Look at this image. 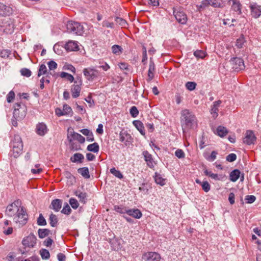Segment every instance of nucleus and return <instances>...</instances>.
Listing matches in <instances>:
<instances>
[{
	"instance_id": "nucleus-35",
	"label": "nucleus",
	"mask_w": 261,
	"mask_h": 261,
	"mask_svg": "<svg viewBox=\"0 0 261 261\" xmlns=\"http://www.w3.org/2000/svg\"><path fill=\"white\" fill-rule=\"evenodd\" d=\"M210 5L215 8L222 7L223 2L222 0H210Z\"/></svg>"
},
{
	"instance_id": "nucleus-1",
	"label": "nucleus",
	"mask_w": 261,
	"mask_h": 261,
	"mask_svg": "<svg viewBox=\"0 0 261 261\" xmlns=\"http://www.w3.org/2000/svg\"><path fill=\"white\" fill-rule=\"evenodd\" d=\"M19 201H16L9 204L6 209V215L10 217H14V221L20 224H24L27 220L26 211L23 207L18 206Z\"/></svg>"
},
{
	"instance_id": "nucleus-5",
	"label": "nucleus",
	"mask_w": 261,
	"mask_h": 261,
	"mask_svg": "<svg viewBox=\"0 0 261 261\" xmlns=\"http://www.w3.org/2000/svg\"><path fill=\"white\" fill-rule=\"evenodd\" d=\"M1 30L7 34H11L14 31V24L13 20L10 18H5L3 19L1 24Z\"/></svg>"
},
{
	"instance_id": "nucleus-7",
	"label": "nucleus",
	"mask_w": 261,
	"mask_h": 261,
	"mask_svg": "<svg viewBox=\"0 0 261 261\" xmlns=\"http://www.w3.org/2000/svg\"><path fill=\"white\" fill-rule=\"evenodd\" d=\"M74 85L72 86L71 92L73 98L78 97L80 95L82 80L81 78H78L74 81Z\"/></svg>"
},
{
	"instance_id": "nucleus-3",
	"label": "nucleus",
	"mask_w": 261,
	"mask_h": 261,
	"mask_svg": "<svg viewBox=\"0 0 261 261\" xmlns=\"http://www.w3.org/2000/svg\"><path fill=\"white\" fill-rule=\"evenodd\" d=\"M67 32L77 35H82L84 33V27L78 22L68 21L66 24Z\"/></svg>"
},
{
	"instance_id": "nucleus-47",
	"label": "nucleus",
	"mask_w": 261,
	"mask_h": 261,
	"mask_svg": "<svg viewBox=\"0 0 261 261\" xmlns=\"http://www.w3.org/2000/svg\"><path fill=\"white\" fill-rule=\"evenodd\" d=\"M37 224L40 226H44L46 224V221L41 214L39 215L37 219Z\"/></svg>"
},
{
	"instance_id": "nucleus-38",
	"label": "nucleus",
	"mask_w": 261,
	"mask_h": 261,
	"mask_svg": "<svg viewBox=\"0 0 261 261\" xmlns=\"http://www.w3.org/2000/svg\"><path fill=\"white\" fill-rule=\"evenodd\" d=\"M112 51L114 54L119 55L122 53L123 49L118 45H114L112 47Z\"/></svg>"
},
{
	"instance_id": "nucleus-14",
	"label": "nucleus",
	"mask_w": 261,
	"mask_h": 261,
	"mask_svg": "<svg viewBox=\"0 0 261 261\" xmlns=\"http://www.w3.org/2000/svg\"><path fill=\"white\" fill-rule=\"evenodd\" d=\"M132 137L126 132L122 130L119 134V140L126 146L130 144L132 141Z\"/></svg>"
},
{
	"instance_id": "nucleus-21",
	"label": "nucleus",
	"mask_w": 261,
	"mask_h": 261,
	"mask_svg": "<svg viewBox=\"0 0 261 261\" xmlns=\"http://www.w3.org/2000/svg\"><path fill=\"white\" fill-rule=\"evenodd\" d=\"M62 205V201L61 200L56 199L52 201L50 208L53 209L56 212H58L61 209Z\"/></svg>"
},
{
	"instance_id": "nucleus-31",
	"label": "nucleus",
	"mask_w": 261,
	"mask_h": 261,
	"mask_svg": "<svg viewBox=\"0 0 261 261\" xmlns=\"http://www.w3.org/2000/svg\"><path fill=\"white\" fill-rule=\"evenodd\" d=\"M77 171L78 173L81 174L84 178H89L90 177L89 169L87 167L79 168Z\"/></svg>"
},
{
	"instance_id": "nucleus-29",
	"label": "nucleus",
	"mask_w": 261,
	"mask_h": 261,
	"mask_svg": "<svg viewBox=\"0 0 261 261\" xmlns=\"http://www.w3.org/2000/svg\"><path fill=\"white\" fill-rule=\"evenodd\" d=\"M232 5L231 6V9L236 11L238 12L239 14H241V5L239 1L237 0H232Z\"/></svg>"
},
{
	"instance_id": "nucleus-48",
	"label": "nucleus",
	"mask_w": 261,
	"mask_h": 261,
	"mask_svg": "<svg viewBox=\"0 0 261 261\" xmlns=\"http://www.w3.org/2000/svg\"><path fill=\"white\" fill-rule=\"evenodd\" d=\"M71 211V210L68 204L67 203H65L62 210L61 211V212L63 214L69 215Z\"/></svg>"
},
{
	"instance_id": "nucleus-13",
	"label": "nucleus",
	"mask_w": 261,
	"mask_h": 261,
	"mask_svg": "<svg viewBox=\"0 0 261 261\" xmlns=\"http://www.w3.org/2000/svg\"><path fill=\"white\" fill-rule=\"evenodd\" d=\"M255 141L256 137L253 132L252 130H247L243 139V142L250 145L254 144Z\"/></svg>"
},
{
	"instance_id": "nucleus-23",
	"label": "nucleus",
	"mask_w": 261,
	"mask_h": 261,
	"mask_svg": "<svg viewBox=\"0 0 261 261\" xmlns=\"http://www.w3.org/2000/svg\"><path fill=\"white\" fill-rule=\"evenodd\" d=\"M126 214L137 219H139L142 217V213L138 209L128 210Z\"/></svg>"
},
{
	"instance_id": "nucleus-4",
	"label": "nucleus",
	"mask_w": 261,
	"mask_h": 261,
	"mask_svg": "<svg viewBox=\"0 0 261 261\" xmlns=\"http://www.w3.org/2000/svg\"><path fill=\"white\" fill-rule=\"evenodd\" d=\"M13 117L16 120H20L23 119L27 113V109L24 105L19 103H16L14 105Z\"/></svg>"
},
{
	"instance_id": "nucleus-17",
	"label": "nucleus",
	"mask_w": 261,
	"mask_h": 261,
	"mask_svg": "<svg viewBox=\"0 0 261 261\" xmlns=\"http://www.w3.org/2000/svg\"><path fill=\"white\" fill-rule=\"evenodd\" d=\"M65 48L67 50L69 51H76L79 49V46L76 42L71 40L67 42L65 44Z\"/></svg>"
},
{
	"instance_id": "nucleus-10",
	"label": "nucleus",
	"mask_w": 261,
	"mask_h": 261,
	"mask_svg": "<svg viewBox=\"0 0 261 261\" xmlns=\"http://www.w3.org/2000/svg\"><path fill=\"white\" fill-rule=\"evenodd\" d=\"M161 255L155 252L144 253L142 255V259L145 261H160Z\"/></svg>"
},
{
	"instance_id": "nucleus-32",
	"label": "nucleus",
	"mask_w": 261,
	"mask_h": 261,
	"mask_svg": "<svg viewBox=\"0 0 261 261\" xmlns=\"http://www.w3.org/2000/svg\"><path fill=\"white\" fill-rule=\"evenodd\" d=\"M227 133L228 131L226 128L224 126H219L217 128V134L221 137L226 136Z\"/></svg>"
},
{
	"instance_id": "nucleus-51",
	"label": "nucleus",
	"mask_w": 261,
	"mask_h": 261,
	"mask_svg": "<svg viewBox=\"0 0 261 261\" xmlns=\"http://www.w3.org/2000/svg\"><path fill=\"white\" fill-rule=\"evenodd\" d=\"M20 73L24 76L30 77L32 72L30 69L24 68L21 69Z\"/></svg>"
},
{
	"instance_id": "nucleus-30",
	"label": "nucleus",
	"mask_w": 261,
	"mask_h": 261,
	"mask_svg": "<svg viewBox=\"0 0 261 261\" xmlns=\"http://www.w3.org/2000/svg\"><path fill=\"white\" fill-rule=\"evenodd\" d=\"M84 155L80 153H74L73 156L71 157L70 160L73 163L79 162L81 163L84 159Z\"/></svg>"
},
{
	"instance_id": "nucleus-33",
	"label": "nucleus",
	"mask_w": 261,
	"mask_h": 261,
	"mask_svg": "<svg viewBox=\"0 0 261 261\" xmlns=\"http://www.w3.org/2000/svg\"><path fill=\"white\" fill-rule=\"evenodd\" d=\"M154 178L157 184L162 186L165 185V179L163 178L160 174L155 173Z\"/></svg>"
},
{
	"instance_id": "nucleus-18",
	"label": "nucleus",
	"mask_w": 261,
	"mask_h": 261,
	"mask_svg": "<svg viewBox=\"0 0 261 261\" xmlns=\"http://www.w3.org/2000/svg\"><path fill=\"white\" fill-rule=\"evenodd\" d=\"M222 103L221 100H218L214 102L212 108L211 109V114L214 118H216L218 116L219 107Z\"/></svg>"
},
{
	"instance_id": "nucleus-34",
	"label": "nucleus",
	"mask_w": 261,
	"mask_h": 261,
	"mask_svg": "<svg viewBox=\"0 0 261 261\" xmlns=\"http://www.w3.org/2000/svg\"><path fill=\"white\" fill-rule=\"evenodd\" d=\"M50 233V231L48 229H39L38 233L40 238L43 239L47 237Z\"/></svg>"
},
{
	"instance_id": "nucleus-36",
	"label": "nucleus",
	"mask_w": 261,
	"mask_h": 261,
	"mask_svg": "<svg viewBox=\"0 0 261 261\" xmlns=\"http://www.w3.org/2000/svg\"><path fill=\"white\" fill-rule=\"evenodd\" d=\"M99 145L97 143L91 144L87 146V150L93 152H97L99 151Z\"/></svg>"
},
{
	"instance_id": "nucleus-39",
	"label": "nucleus",
	"mask_w": 261,
	"mask_h": 261,
	"mask_svg": "<svg viewBox=\"0 0 261 261\" xmlns=\"http://www.w3.org/2000/svg\"><path fill=\"white\" fill-rule=\"evenodd\" d=\"M49 224L52 227H56L57 226L58 219L55 215L51 214L49 216Z\"/></svg>"
},
{
	"instance_id": "nucleus-55",
	"label": "nucleus",
	"mask_w": 261,
	"mask_h": 261,
	"mask_svg": "<svg viewBox=\"0 0 261 261\" xmlns=\"http://www.w3.org/2000/svg\"><path fill=\"white\" fill-rule=\"evenodd\" d=\"M50 70H53L57 68V64L54 61H50L47 63Z\"/></svg>"
},
{
	"instance_id": "nucleus-52",
	"label": "nucleus",
	"mask_w": 261,
	"mask_h": 261,
	"mask_svg": "<svg viewBox=\"0 0 261 261\" xmlns=\"http://www.w3.org/2000/svg\"><path fill=\"white\" fill-rule=\"evenodd\" d=\"M194 56L198 58L203 59L205 56V53L202 50H197L194 53Z\"/></svg>"
},
{
	"instance_id": "nucleus-2",
	"label": "nucleus",
	"mask_w": 261,
	"mask_h": 261,
	"mask_svg": "<svg viewBox=\"0 0 261 261\" xmlns=\"http://www.w3.org/2000/svg\"><path fill=\"white\" fill-rule=\"evenodd\" d=\"M182 129L184 133L193 128L197 125L195 116L189 110L185 109L181 112Z\"/></svg>"
},
{
	"instance_id": "nucleus-28",
	"label": "nucleus",
	"mask_w": 261,
	"mask_h": 261,
	"mask_svg": "<svg viewBox=\"0 0 261 261\" xmlns=\"http://www.w3.org/2000/svg\"><path fill=\"white\" fill-rule=\"evenodd\" d=\"M47 68L46 66L44 64H41L39 68L38 72V76H40L41 75L43 74H46V77L49 78V74H51V72L47 73Z\"/></svg>"
},
{
	"instance_id": "nucleus-53",
	"label": "nucleus",
	"mask_w": 261,
	"mask_h": 261,
	"mask_svg": "<svg viewBox=\"0 0 261 261\" xmlns=\"http://www.w3.org/2000/svg\"><path fill=\"white\" fill-rule=\"evenodd\" d=\"M130 114L133 117H136L138 116L139 111L135 106H133L130 108Z\"/></svg>"
},
{
	"instance_id": "nucleus-40",
	"label": "nucleus",
	"mask_w": 261,
	"mask_h": 261,
	"mask_svg": "<svg viewBox=\"0 0 261 261\" xmlns=\"http://www.w3.org/2000/svg\"><path fill=\"white\" fill-rule=\"evenodd\" d=\"M40 254L43 259H48L50 256L49 251L45 249H42L40 250Z\"/></svg>"
},
{
	"instance_id": "nucleus-46",
	"label": "nucleus",
	"mask_w": 261,
	"mask_h": 261,
	"mask_svg": "<svg viewBox=\"0 0 261 261\" xmlns=\"http://www.w3.org/2000/svg\"><path fill=\"white\" fill-rule=\"evenodd\" d=\"M196 86V83L194 82H188L186 84V88L190 91L194 90L195 89Z\"/></svg>"
},
{
	"instance_id": "nucleus-41",
	"label": "nucleus",
	"mask_w": 261,
	"mask_h": 261,
	"mask_svg": "<svg viewBox=\"0 0 261 261\" xmlns=\"http://www.w3.org/2000/svg\"><path fill=\"white\" fill-rule=\"evenodd\" d=\"M218 154L217 152L216 151H213L210 155H208L205 154L204 155V158L208 161H214L216 159L217 154Z\"/></svg>"
},
{
	"instance_id": "nucleus-9",
	"label": "nucleus",
	"mask_w": 261,
	"mask_h": 261,
	"mask_svg": "<svg viewBox=\"0 0 261 261\" xmlns=\"http://www.w3.org/2000/svg\"><path fill=\"white\" fill-rule=\"evenodd\" d=\"M36 236L30 234L22 240V243L25 248H33L36 244Z\"/></svg>"
},
{
	"instance_id": "nucleus-64",
	"label": "nucleus",
	"mask_w": 261,
	"mask_h": 261,
	"mask_svg": "<svg viewBox=\"0 0 261 261\" xmlns=\"http://www.w3.org/2000/svg\"><path fill=\"white\" fill-rule=\"evenodd\" d=\"M53 242V241L50 238H48L47 239H46L44 242L43 244L46 247H49L51 245L52 243Z\"/></svg>"
},
{
	"instance_id": "nucleus-56",
	"label": "nucleus",
	"mask_w": 261,
	"mask_h": 261,
	"mask_svg": "<svg viewBox=\"0 0 261 261\" xmlns=\"http://www.w3.org/2000/svg\"><path fill=\"white\" fill-rule=\"evenodd\" d=\"M213 179H214L215 180H223V179L224 178H225V175H220L219 176L218 174H214V173H212V174H211V176H210Z\"/></svg>"
},
{
	"instance_id": "nucleus-37",
	"label": "nucleus",
	"mask_w": 261,
	"mask_h": 261,
	"mask_svg": "<svg viewBox=\"0 0 261 261\" xmlns=\"http://www.w3.org/2000/svg\"><path fill=\"white\" fill-rule=\"evenodd\" d=\"M23 147L16 146L13 147L12 151L14 158H17L22 153Z\"/></svg>"
},
{
	"instance_id": "nucleus-42",
	"label": "nucleus",
	"mask_w": 261,
	"mask_h": 261,
	"mask_svg": "<svg viewBox=\"0 0 261 261\" xmlns=\"http://www.w3.org/2000/svg\"><path fill=\"white\" fill-rule=\"evenodd\" d=\"M110 172L119 179H122L123 177V176L120 171L116 170L115 168H111L110 169Z\"/></svg>"
},
{
	"instance_id": "nucleus-44",
	"label": "nucleus",
	"mask_w": 261,
	"mask_h": 261,
	"mask_svg": "<svg viewBox=\"0 0 261 261\" xmlns=\"http://www.w3.org/2000/svg\"><path fill=\"white\" fill-rule=\"evenodd\" d=\"M245 42L244 37L243 36H242L237 40L236 46L239 48H242Z\"/></svg>"
},
{
	"instance_id": "nucleus-61",
	"label": "nucleus",
	"mask_w": 261,
	"mask_h": 261,
	"mask_svg": "<svg viewBox=\"0 0 261 261\" xmlns=\"http://www.w3.org/2000/svg\"><path fill=\"white\" fill-rule=\"evenodd\" d=\"M10 55V51L9 50H3L0 53V56L2 58H8Z\"/></svg>"
},
{
	"instance_id": "nucleus-58",
	"label": "nucleus",
	"mask_w": 261,
	"mask_h": 261,
	"mask_svg": "<svg viewBox=\"0 0 261 261\" xmlns=\"http://www.w3.org/2000/svg\"><path fill=\"white\" fill-rule=\"evenodd\" d=\"M112 245L114 250H118L120 248V243L116 239L112 241Z\"/></svg>"
},
{
	"instance_id": "nucleus-20",
	"label": "nucleus",
	"mask_w": 261,
	"mask_h": 261,
	"mask_svg": "<svg viewBox=\"0 0 261 261\" xmlns=\"http://www.w3.org/2000/svg\"><path fill=\"white\" fill-rule=\"evenodd\" d=\"M143 155L144 157V159L146 162L147 163V165L150 168H153L154 167V162L153 161L151 155L147 151H143Z\"/></svg>"
},
{
	"instance_id": "nucleus-63",
	"label": "nucleus",
	"mask_w": 261,
	"mask_h": 261,
	"mask_svg": "<svg viewBox=\"0 0 261 261\" xmlns=\"http://www.w3.org/2000/svg\"><path fill=\"white\" fill-rule=\"evenodd\" d=\"M115 210L120 214L126 213L127 210L126 208L120 207L119 206H115Z\"/></svg>"
},
{
	"instance_id": "nucleus-62",
	"label": "nucleus",
	"mask_w": 261,
	"mask_h": 261,
	"mask_svg": "<svg viewBox=\"0 0 261 261\" xmlns=\"http://www.w3.org/2000/svg\"><path fill=\"white\" fill-rule=\"evenodd\" d=\"M15 96L14 92L10 91L7 96V100L8 102H11L14 99Z\"/></svg>"
},
{
	"instance_id": "nucleus-24",
	"label": "nucleus",
	"mask_w": 261,
	"mask_h": 261,
	"mask_svg": "<svg viewBox=\"0 0 261 261\" xmlns=\"http://www.w3.org/2000/svg\"><path fill=\"white\" fill-rule=\"evenodd\" d=\"M12 148L16 146L23 147L21 138L19 135H16L14 136L12 142Z\"/></svg>"
},
{
	"instance_id": "nucleus-50",
	"label": "nucleus",
	"mask_w": 261,
	"mask_h": 261,
	"mask_svg": "<svg viewBox=\"0 0 261 261\" xmlns=\"http://www.w3.org/2000/svg\"><path fill=\"white\" fill-rule=\"evenodd\" d=\"M201 186L203 190L205 192H208L210 190L211 186L207 181H203Z\"/></svg>"
},
{
	"instance_id": "nucleus-15",
	"label": "nucleus",
	"mask_w": 261,
	"mask_h": 261,
	"mask_svg": "<svg viewBox=\"0 0 261 261\" xmlns=\"http://www.w3.org/2000/svg\"><path fill=\"white\" fill-rule=\"evenodd\" d=\"M251 11V15L255 18L259 17L261 15V8L260 6L256 4H252L250 6Z\"/></svg>"
},
{
	"instance_id": "nucleus-27",
	"label": "nucleus",
	"mask_w": 261,
	"mask_h": 261,
	"mask_svg": "<svg viewBox=\"0 0 261 261\" xmlns=\"http://www.w3.org/2000/svg\"><path fill=\"white\" fill-rule=\"evenodd\" d=\"M74 194L78 197L80 201L83 203H85L87 201V194L85 192H82L80 191H75Z\"/></svg>"
},
{
	"instance_id": "nucleus-8",
	"label": "nucleus",
	"mask_w": 261,
	"mask_h": 261,
	"mask_svg": "<svg viewBox=\"0 0 261 261\" xmlns=\"http://www.w3.org/2000/svg\"><path fill=\"white\" fill-rule=\"evenodd\" d=\"M83 73L88 81H93L99 74V71L93 68H87L83 70Z\"/></svg>"
},
{
	"instance_id": "nucleus-54",
	"label": "nucleus",
	"mask_w": 261,
	"mask_h": 261,
	"mask_svg": "<svg viewBox=\"0 0 261 261\" xmlns=\"http://www.w3.org/2000/svg\"><path fill=\"white\" fill-rule=\"evenodd\" d=\"M63 111L65 115L70 114L72 112L71 108L67 105H64L63 106Z\"/></svg>"
},
{
	"instance_id": "nucleus-45",
	"label": "nucleus",
	"mask_w": 261,
	"mask_h": 261,
	"mask_svg": "<svg viewBox=\"0 0 261 261\" xmlns=\"http://www.w3.org/2000/svg\"><path fill=\"white\" fill-rule=\"evenodd\" d=\"M115 21L117 23L119 24V25L122 27H126L127 25L126 20L122 18L117 17L115 18Z\"/></svg>"
},
{
	"instance_id": "nucleus-25",
	"label": "nucleus",
	"mask_w": 261,
	"mask_h": 261,
	"mask_svg": "<svg viewBox=\"0 0 261 261\" xmlns=\"http://www.w3.org/2000/svg\"><path fill=\"white\" fill-rule=\"evenodd\" d=\"M133 124L136 128L139 131L141 135L144 136L145 133L144 131V126L142 122L139 120H135L133 121Z\"/></svg>"
},
{
	"instance_id": "nucleus-26",
	"label": "nucleus",
	"mask_w": 261,
	"mask_h": 261,
	"mask_svg": "<svg viewBox=\"0 0 261 261\" xmlns=\"http://www.w3.org/2000/svg\"><path fill=\"white\" fill-rule=\"evenodd\" d=\"M241 172L238 169H234L230 173V180L233 182L236 181L240 176Z\"/></svg>"
},
{
	"instance_id": "nucleus-6",
	"label": "nucleus",
	"mask_w": 261,
	"mask_h": 261,
	"mask_svg": "<svg viewBox=\"0 0 261 261\" xmlns=\"http://www.w3.org/2000/svg\"><path fill=\"white\" fill-rule=\"evenodd\" d=\"M67 139L69 142L74 140H77L80 143H83L85 142V138L80 134L75 133L72 129H68Z\"/></svg>"
},
{
	"instance_id": "nucleus-59",
	"label": "nucleus",
	"mask_w": 261,
	"mask_h": 261,
	"mask_svg": "<svg viewBox=\"0 0 261 261\" xmlns=\"http://www.w3.org/2000/svg\"><path fill=\"white\" fill-rule=\"evenodd\" d=\"M175 155L179 159L184 158L185 157L184 152L180 149H178L176 150Z\"/></svg>"
},
{
	"instance_id": "nucleus-11",
	"label": "nucleus",
	"mask_w": 261,
	"mask_h": 261,
	"mask_svg": "<svg viewBox=\"0 0 261 261\" xmlns=\"http://www.w3.org/2000/svg\"><path fill=\"white\" fill-rule=\"evenodd\" d=\"M230 64L233 68L237 70H242L245 66L243 60L239 58H234L230 61Z\"/></svg>"
},
{
	"instance_id": "nucleus-43",
	"label": "nucleus",
	"mask_w": 261,
	"mask_h": 261,
	"mask_svg": "<svg viewBox=\"0 0 261 261\" xmlns=\"http://www.w3.org/2000/svg\"><path fill=\"white\" fill-rule=\"evenodd\" d=\"M62 78H66L68 81L72 82L74 81V77L70 74L67 72H62L60 74Z\"/></svg>"
},
{
	"instance_id": "nucleus-60",
	"label": "nucleus",
	"mask_w": 261,
	"mask_h": 261,
	"mask_svg": "<svg viewBox=\"0 0 261 261\" xmlns=\"http://www.w3.org/2000/svg\"><path fill=\"white\" fill-rule=\"evenodd\" d=\"M237 159V155L234 153H230L226 157V160L229 162H232L234 161Z\"/></svg>"
},
{
	"instance_id": "nucleus-22",
	"label": "nucleus",
	"mask_w": 261,
	"mask_h": 261,
	"mask_svg": "<svg viewBox=\"0 0 261 261\" xmlns=\"http://www.w3.org/2000/svg\"><path fill=\"white\" fill-rule=\"evenodd\" d=\"M155 70V65L153 62L150 61L149 69L148 71V81H150L154 77V72Z\"/></svg>"
},
{
	"instance_id": "nucleus-19",
	"label": "nucleus",
	"mask_w": 261,
	"mask_h": 261,
	"mask_svg": "<svg viewBox=\"0 0 261 261\" xmlns=\"http://www.w3.org/2000/svg\"><path fill=\"white\" fill-rule=\"evenodd\" d=\"M47 131L46 125L43 123H40L36 126V133L40 136H44Z\"/></svg>"
},
{
	"instance_id": "nucleus-49",
	"label": "nucleus",
	"mask_w": 261,
	"mask_h": 261,
	"mask_svg": "<svg viewBox=\"0 0 261 261\" xmlns=\"http://www.w3.org/2000/svg\"><path fill=\"white\" fill-rule=\"evenodd\" d=\"M69 203L71 205V207L74 209L77 208L79 205L77 200L73 198H71L70 199Z\"/></svg>"
},
{
	"instance_id": "nucleus-12",
	"label": "nucleus",
	"mask_w": 261,
	"mask_h": 261,
	"mask_svg": "<svg viewBox=\"0 0 261 261\" xmlns=\"http://www.w3.org/2000/svg\"><path fill=\"white\" fill-rule=\"evenodd\" d=\"M174 15L177 21L181 24H185L187 21V17L186 14L180 10H174Z\"/></svg>"
},
{
	"instance_id": "nucleus-57",
	"label": "nucleus",
	"mask_w": 261,
	"mask_h": 261,
	"mask_svg": "<svg viewBox=\"0 0 261 261\" xmlns=\"http://www.w3.org/2000/svg\"><path fill=\"white\" fill-rule=\"evenodd\" d=\"M255 199L256 197L253 195H247L245 197V200L247 203H252Z\"/></svg>"
},
{
	"instance_id": "nucleus-16",
	"label": "nucleus",
	"mask_w": 261,
	"mask_h": 261,
	"mask_svg": "<svg viewBox=\"0 0 261 261\" xmlns=\"http://www.w3.org/2000/svg\"><path fill=\"white\" fill-rule=\"evenodd\" d=\"M12 9L3 3H0V15L9 16L12 13Z\"/></svg>"
}]
</instances>
